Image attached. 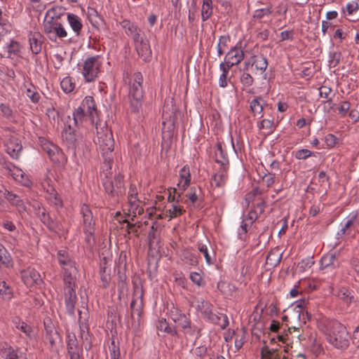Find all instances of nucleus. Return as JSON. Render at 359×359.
<instances>
[{
    "label": "nucleus",
    "instance_id": "obj_1",
    "mask_svg": "<svg viewBox=\"0 0 359 359\" xmlns=\"http://www.w3.org/2000/svg\"><path fill=\"white\" fill-rule=\"evenodd\" d=\"M72 116V126L76 128L83 126L86 121L95 126L96 129L98 125H101L99 123L100 119L95 100L91 96H86L82 100L80 106L74 110Z\"/></svg>",
    "mask_w": 359,
    "mask_h": 359
},
{
    "label": "nucleus",
    "instance_id": "obj_2",
    "mask_svg": "<svg viewBox=\"0 0 359 359\" xmlns=\"http://www.w3.org/2000/svg\"><path fill=\"white\" fill-rule=\"evenodd\" d=\"M76 128L72 126V119L67 116L62 134V140L67 147L73 151L74 155L87 157L90 150L88 144L79 134L76 133Z\"/></svg>",
    "mask_w": 359,
    "mask_h": 359
},
{
    "label": "nucleus",
    "instance_id": "obj_3",
    "mask_svg": "<svg viewBox=\"0 0 359 359\" xmlns=\"http://www.w3.org/2000/svg\"><path fill=\"white\" fill-rule=\"evenodd\" d=\"M325 334L330 344L337 348L346 349L349 346L350 336L346 327L338 321L329 322Z\"/></svg>",
    "mask_w": 359,
    "mask_h": 359
},
{
    "label": "nucleus",
    "instance_id": "obj_4",
    "mask_svg": "<svg viewBox=\"0 0 359 359\" xmlns=\"http://www.w3.org/2000/svg\"><path fill=\"white\" fill-rule=\"evenodd\" d=\"M197 311L201 313L205 320L210 323L217 325L222 330L226 329L229 325V318L226 314L214 313L212 312V304L203 299H197L194 304Z\"/></svg>",
    "mask_w": 359,
    "mask_h": 359
},
{
    "label": "nucleus",
    "instance_id": "obj_5",
    "mask_svg": "<svg viewBox=\"0 0 359 359\" xmlns=\"http://www.w3.org/2000/svg\"><path fill=\"white\" fill-rule=\"evenodd\" d=\"M102 62L100 55L88 57L84 60L81 73L86 82H93L98 77Z\"/></svg>",
    "mask_w": 359,
    "mask_h": 359
},
{
    "label": "nucleus",
    "instance_id": "obj_6",
    "mask_svg": "<svg viewBox=\"0 0 359 359\" xmlns=\"http://www.w3.org/2000/svg\"><path fill=\"white\" fill-rule=\"evenodd\" d=\"M96 130L99 148L102 151L105 161H109L111 158V154L114 149V140L112 133L107 127H105L104 130L101 128V131L98 128Z\"/></svg>",
    "mask_w": 359,
    "mask_h": 359
},
{
    "label": "nucleus",
    "instance_id": "obj_7",
    "mask_svg": "<svg viewBox=\"0 0 359 359\" xmlns=\"http://www.w3.org/2000/svg\"><path fill=\"white\" fill-rule=\"evenodd\" d=\"M81 215L82 216L83 231L86 235V241L90 244L94 241L95 221L91 210L86 204L81 207Z\"/></svg>",
    "mask_w": 359,
    "mask_h": 359
},
{
    "label": "nucleus",
    "instance_id": "obj_8",
    "mask_svg": "<svg viewBox=\"0 0 359 359\" xmlns=\"http://www.w3.org/2000/svg\"><path fill=\"white\" fill-rule=\"evenodd\" d=\"M139 288L135 289V294L130 303V317L132 320V326L138 327L140 324V317L143 309V292L140 288V295H138Z\"/></svg>",
    "mask_w": 359,
    "mask_h": 359
},
{
    "label": "nucleus",
    "instance_id": "obj_9",
    "mask_svg": "<svg viewBox=\"0 0 359 359\" xmlns=\"http://www.w3.org/2000/svg\"><path fill=\"white\" fill-rule=\"evenodd\" d=\"M103 186L105 191L111 196L122 195L125 192L123 176L120 173L116 175L113 180L104 181Z\"/></svg>",
    "mask_w": 359,
    "mask_h": 359
},
{
    "label": "nucleus",
    "instance_id": "obj_10",
    "mask_svg": "<svg viewBox=\"0 0 359 359\" xmlns=\"http://www.w3.org/2000/svg\"><path fill=\"white\" fill-rule=\"evenodd\" d=\"M358 224V212L357 211L350 212L340 223L341 228L337 233V239L350 234L351 229L355 228Z\"/></svg>",
    "mask_w": 359,
    "mask_h": 359
},
{
    "label": "nucleus",
    "instance_id": "obj_11",
    "mask_svg": "<svg viewBox=\"0 0 359 359\" xmlns=\"http://www.w3.org/2000/svg\"><path fill=\"white\" fill-rule=\"evenodd\" d=\"M302 344L310 348L311 351L317 353L321 350V345L317 339V334L310 330H304L302 334L298 336Z\"/></svg>",
    "mask_w": 359,
    "mask_h": 359
},
{
    "label": "nucleus",
    "instance_id": "obj_12",
    "mask_svg": "<svg viewBox=\"0 0 359 359\" xmlns=\"http://www.w3.org/2000/svg\"><path fill=\"white\" fill-rule=\"evenodd\" d=\"M120 25L124 29L126 34L133 39V43L138 42L145 35L141 28L129 20H122Z\"/></svg>",
    "mask_w": 359,
    "mask_h": 359
},
{
    "label": "nucleus",
    "instance_id": "obj_13",
    "mask_svg": "<svg viewBox=\"0 0 359 359\" xmlns=\"http://www.w3.org/2000/svg\"><path fill=\"white\" fill-rule=\"evenodd\" d=\"M257 210H251L248 215L241 222L238 229V237L241 241H246L248 238V226L252 225L259 217Z\"/></svg>",
    "mask_w": 359,
    "mask_h": 359
},
{
    "label": "nucleus",
    "instance_id": "obj_14",
    "mask_svg": "<svg viewBox=\"0 0 359 359\" xmlns=\"http://www.w3.org/2000/svg\"><path fill=\"white\" fill-rule=\"evenodd\" d=\"M84 311L79 310V324L80 329V337L83 341L88 342V346L86 345L85 348L86 350H89L91 348L89 339L88 325L87 324L88 319V310L83 307Z\"/></svg>",
    "mask_w": 359,
    "mask_h": 359
},
{
    "label": "nucleus",
    "instance_id": "obj_15",
    "mask_svg": "<svg viewBox=\"0 0 359 359\" xmlns=\"http://www.w3.org/2000/svg\"><path fill=\"white\" fill-rule=\"evenodd\" d=\"M0 192L2 193L4 198L11 203V205L16 208L17 211L20 215H22L27 212V207L25 203L19 196L11 191H9L4 187H2V189H0Z\"/></svg>",
    "mask_w": 359,
    "mask_h": 359
},
{
    "label": "nucleus",
    "instance_id": "obj_16",
    "mask_svg": "<svg viewBox=\"0 0 359 359\" xmlns=\"http://www.w3.org/2000/svg\"><path fill=\"white\" fill-rule=\"evenodd\" d=\"M143 76L140 72H135L131 79L129 91V97H143L142 89Z\"/></svg>",
    "mask_w": 359,
    "mask_h": 359
},
{
    "label": "nucleus",
    "instance_id": "obj_17",
    "mask_svg": "<svg viewBox=\"0 0 359 359\" xmlns=\"http://www.w3.org/2000/svg\"><path fill=\"white\" fill-rule=\"evenodd\" d=\"M21 279L27 287H32L39 284L41 281L39 273L34 268L27 267L20 272Z\"/></svg>",
    "mask_w": 359,
    "mask_h": 359
},
{
    "label": "nucleus",
    "instance_id": "obj_18",
    "mask_svg": "<svg viewBox=\"0 0 359 359\" xmlns=\"http://www.w3.org/2000/svg\"><path fill=\"white\" fill-rule=\"evenodd\" d=\"M339 266V262L334 253H327L324 255L320 259V269L325 273L332 272Z\"/></svg>",
    "mask_w": 359,
    "mask_h": 359
},
{
    "label": "nucleus",
    "instance_id": "obj_19",
    "mask_svg": "<svg viewBox=\"0 0 359 359\" xmlns=\"http://www.w3.org/2000/svg\"><path fill=\"white\" fill-rule=\"evenodd\" d=\"M76 287L64 288V299L67 312L70 316L74 315L75 305L77 302V297L75 291Z\"/></svg>",
    "mask_w": 359,
    "mask_h": 359
},
{
    "label": "nucleus",
    "instance_id": "obj_20",
    "mask_svg": "<svg viewBox=\"0 0 359 359\" xmlns=\"http://www.w3.org/2000/svg\"><path fill=\"white\" fill-rule=\"evenodd\" d=\"M137 54L145 62L149 61L151 57V50L149 42L146 36L142 37L138 42H134Z\"/></svg>",
    "mask_w": 359,
    "mask_h": 359
},
{
    "label": "nucleus",
    "instance_id": "obj_21",
    "mask_svg": "<svg viewBox=\"0 0 359 359\" xmlns=\"http://www.w3.org/2000/svg\"><path fill=\"white\" fill-rule=\"evenodd\" d=\"M244 58L243 50L237 46L231 48L226 54L224 60L229 63V66H234L238 65Z\"/></svg>",
    "mask_w": 359,
    "mask_h": 359
},
{
    "label": "nucleus",
    "instance_id": "obj_22",
    "mask_svg": "<svg viewBox=\"0 0 359 359\" xmlns=\"http://www.w3.org/2000/svg\"><path fill=\"white\" fill-rule=\"evenodd\" d=\"M6 147L7 154L13 159L17 160L19 158L22 146L18 138L11 137L6 144Z\"/></svg>",
    "mask_w": 359,
    "mask_h": 359
},
{
    "label": "nucleus",
    "instance_id": "obj_23",
    "mask_svg": "<svg viewBox=\"0 0 359 359\" xmlns=\"http://www.w3.org/2000/svg\"><path fill=\"white\" fill-rule=\"evenodd\" d=\"M29 47L33 54H38L41 52L43 43V36L40 32H34L29 34Z\"/></svg>",
    "mask_w": 359,
    "mask_h": 359
},
{
    "label": "nucleus",
    "instance_id": "obj_24",
    "mask_svg": "<svg viewBox=\"0 0 359 359\" xmlns=\"http://www.w3.org/2000/svg\"><path fill=\"white\" fill-rule=\"evenodd\" d=\"M41 148L53 161H58V156L62 154L60 149L50 142L41 140Z\"/></svg>",
    "mask_w": 359,
    "mask_h": 359
},
{
    "label": "nucleus",
    "instance_id": "obj_25",
    "mask_svg": "<svg viewBox=\"0 0 359 359\" xmlns=\"http://www.w3.org/2000/svg\"><path fill=\"white\" fill-rule=\"evenodd\" d=\"M36 214L41 222L46 225L48 229L55 231L59 229V224L50 217L44 208H41L39 207V210Z\"/></svg>",
    "mask_w": 359,
    "mask_h": 359
},
{
    "label": "nucleus",
    "instance_id": "obj_26",
    "mask_svg": "<svg viewBox=\"0 0 359 359\" xmlns=\"http://www.w3.org/2000/svg\"><path fill=\"white\" fill-rule=\"evenodd\" d=\"M215 158L217 163L221 164L222 168H228L229 161L227 156V153L223 148V145L221 142L217 144L215 150Z\"/></svg>",
    "mask_w": 359,
    "mask_h": 359
},
{
    "label": "nucleus",
    "instance_id": "obj_27",
    "mask_svg": "<svg viewBox=\"0 0 359 359\" xmlns=\"http://www.w3.org/2000/svg\"><path fill=\"white\" fill-rule=\"evenodd\" d=\"M2 168L5 169L9 175L13 176L16 181L23 182L25 174L20 168L8 161L4 162Z\"/></svg>",
    "mask_w": 359,
    "mask_h": 359
},
{
    "label": "nucleus",
    "instance_id": "obj_28",
    "mask_svg": "<svg viewBox=\"0 0 359 359\" xmlns=\"http://www.w3.org/2000/svg\"><path fill=\"white\" fill-rule=\"evenodd\" d=\"M217 289L226 297H235L238 294L236 285L225 281H219Z\"/></svg>",
    "mask_w": 359,
    "mask_h": 359
},
{
    "label": "nucleus",
    "instance_id": "obj_29",
    "mask_svg": "<svg viewBox=\"0 0 359 359\" xmlns=\"http://www.w3.org/2000/svg\"><path fill=\"white\" fill-rule=\"evenodd\" d=\"M180 180L177 186L180 190L184 191L189 187L191 181L189 168L187 165H184L180 170Z\"/></svg>",
    "mask_w": 359,
    "mask_h": 359
},
{
    "label": "nucleus",
    "instance_id": "obj_30",
    "mask_svg": "<svg viewBox=\"0 0 359 359\" xmlns=\"http://www.w3.org/2000/svg\"><path fill=\"white\" fill-rule=\"evenodd\" d=\"M100 277L103 288H107L111 281V268L107 265L106 260L100 264Z\"/></svg>",
    "mask_w": 359,
    "mask_h": 359
},
{
    "label": "nucleus",
    "instance_id": "obj_31",
    "mask_svg": "<svg viewBox=\"0 0 359 359\" xmlns=\"http://www.w3.org/2000/svg\"><path fill=\"white\" fill-rule=\"evenodd\" d=\"M67 20L76 36H79L83 28L81 19L75 14L67 13Z\"/></svg>",
    "mask_w": 359,
    "mask_h": 359
},
{
    "label": "nucleus",
    "instance_id": "obj_32",
    "mask_svg": "<svg viewBox=\"0 0 359 359\" xmlns=\"http://www.w3.org/2000/svg\"><path fill=\"white\" fill-rule=\"evenodd\" d=\"M261 359H285L283 355H281L276 348H270L267 345L262 347L260 351Z\"/></svg>",
    "mask_w": 359,
    "mask_h": 359
},
{
    "label": "nucleus",
    "instance_id": "obj_33",
    "mask_svg": "<svg viewBox=\"0 0 359 359\" xmlns=\"http://www.w3.org/2000/svg\"><path fill=\"white\" fill-rule=\"evenodd\" d=\"M227 177V168H222L212 176L211 184L216 187H222L225 184Z\"/></svg>",
    "mask_w": 359,
    "mask_h": 359
},
{
    "label": "nucleus",
    "instance_id": "obj_34",
    "mask_svg": "<svg viewBox=\"0 0 359 359\" xmlns=\"http://www.w3.org/2000/svg\"><path fill=\"white\" fill-rule=\"evenodd\" d=\"M77 269H70L69 272H63L64 288L76 287Z\"/></svg>",
    "mask_w": 359,
    "mask_h": 359
},
{
    "label": "nucleus",
    "instance_id": "obj_35",
    "mask_svg": "<svg viewBox=\"0 0 359 359\" xmlns=\"http://www.w3.org/2000/svg\"><path fill=\"white\" fill-rule=\"evenodd\" d=\"M282 255V252H280L278 249L271 250L266 257V264L273 267L276 266L280 262Z\"/></svg>",
    "mask_w": 359,
    "mask_h": 359
},
{
    "label": "nucleus",
    "instance_id": "obj_36",
    "mask_svg": "<svg viewBox=\"0 0 359 359\" xmlns=\"http://www.w3.org/2000/svg\"><path fill=\"white\" fill-rule=\"evenodd\" d=\"M13 323L15 327L22 332L29 339L32 338V329L24 321H22L20 318H15L13 319Z\"/></svg>",
    "mask_w": 359,
    "mask_h": 359
},
{
    "label": "nucleus",
    "instance_id": "obj_37",
    "mask_svg": "<svg viewBox=\"0 0 359 359\" xmlns=\"http://www.w3.org/2000/svg\"><path fill=\"white\" fill-rule=\"evenodd\" d=\"M212 0H203V5L201 8V18L203 22L208 20L212 15Z\"/></svg>",
    "mask_w": 359,
    "mask_h": 359
},
{
    "label": "nucleus",
    "instance_id": "obj_38",
    "mask_svg": "<svg viewBox=\"0 0 359 359\" xmlns=\"http://www.w3.org/2000/svg\"><path fill=\"white\" fill-rule=\"evenodd\" d=\"M44 326L46 330V339L48 340L51 346H53L58 337L57 332L52 323H49V325H48L47 323L45 322Z\"/></svg>",
    "mask_w": 359,
    "mask_h": 359
},
{
    "label": "nucleus",
    "instance_id": "obj_39",
    "mask_svg": "<svg viewBox=\"0 0 359 359\" xmlns=\"http://www.w3.org/2000/svg\"><path fill=\"white\" fill-rule=\"evenodd\" d=\"M0 262L6 267L13 266V259L6 248L0 243Z\"/></svg>",
    "mask_w": 359,
    "mask_h": 359
},
{
    "label": "nucleus",
    "instance_id": "obj_40",
    "mask_svg": "<svg viewBox=\"0 0 359 359\" xmlns=\"http://www.w3.org/2000/svg\"><path fill=\"white\" fill-rule=\"evenodd\" d=\"M255 65V69L257 71H260L261 73L264 72L268 67V61L266 57L254 56L252 62V66Z\"/></svg>",
    "mask_w": 359,
    "mask_h": 359
},
{
    "label": "nucleus",
    "instance_id": "obj_41",
    "mask_svg": "<svg viewBox=\"0 0 359 359\" xmlns=\"http://www.w3.org/2000/svg\"><path fill=\"white\" fill-rule=\"evenodd\" d=\"M264 102L262 97L259 96L256 97L250 102V107L254 116L260 114L262 112Z\"/></svg>",
    "mask_w": 359,
    "mask_h": 359
},
{
    "label": "nucleus",
    "instance_id": "obj_42",
    "mask_svg": "<svg viewBox=\"0 0 359 359\" xmlns=\"http://www.w3.org/2000/svg\"><path fill=\"white\" fill-rule=\"evenodd\" d=\"M166 215L169 217V220L172 218H175L184 212H185L184 208L177 203H172L170 207L166 211Z\"/></svg>",
    "mask_w": 359,
    "mask_h": 359
},
{
    "label": "nucleus",
    "instance_id": "obj_43",
    "mask_svg": "<svg viewBox=\"0 0 359 359\" xmlns=\"http://www.w3.org/2000/svg\"><path fill=\"white\" fill-rule=\"evenodd\" d=\"M182 261L190 266H196L198 263L197 256L189 250H184L182 255Z\"/></svg>",
    "mask_w": 359,
    "mask_h": 359
},
{
    "label": "nucleus",
    "instance_id": "obj_44",
    "mask_svg": "<svg viewBox=\"0 0 359 359\" xmlns=\"http://www.w3.org/2000/svg\"><path fill=\"white\" fill-rule=\"evenodd\" d=\"M60 86L65 93L72 92L75 88V83L74 82L73 78L70 76L65 77L60 82Z\"/></svg>",
    "mask_w": 359,
    "mask_h": 359
},
{
    "label": "nucleus",
    "instance_id": "obj_45",
    "mask_svg": "<svg viewBox=\"0 0 359 359\" xmlns=\"http://www.w3.org/2000/svg\"><path fill=\"white\" fill-rule=\"evenodd\" d=\"M182 331L187 336H196V337H198L201 335V329L191 322L182 328Z\"/></svg>",
    "mask_w": 359,
    "mask_h": 359
},
{
    "label": "nucleus",
    "instance_id": "obj_46",
    "mask_svg": "<svg viewBox=\"0 0 359 359\" xmlns=\"http://www.w3.org/2000/svg\"><path fill=\"white\" fill-rule=\"evenodd\" d=\"M57 23V21L53 20L45 22L44 23L43 31L50 41H54L55 35H53V32Z\"/></svg>",
    "mask_w": 359,
    "mask_h": 359
},
{
    "label": "nucleus",
    "instance_id": "obj_47",
    "mask_svg": "<svg viewBox=\"0 0 359 359\" xmlns=\"http://www.w3.org/2000/svg\"><path fill=\"white\" fill-rule=\"evenodd\" d=\"M142 99L143 97H129L130 100V110L131 112L137 114L140 112L142 104Z\"/></svg>",
    "mask_w": 359,
    "mask_h": 359
},
{
    "label": "nucleus",
    "instance_id": "obj_48",
    "mask_svg": "<svg viewBox=\"0 0 359 359\" xmlns=\"http://www.w3.org/2000/svg\"><path fill=\"white\" fill-rule=\"evenodd\" d=\"M197 248L199 252H201L203 255L206 263L208 265L212 264L214 262V259L212 258V256L209 252L208 246L205 244L198 242L197 243Z\"/></svg>",
    "mask_w": 359,
    "mask_h": 359
},
{
    "label": "nucleus",
    "instance_id": "obj_49",
    "mask_svg": "<svg viewBox=\"0 0 359 359\" xmlns=\"http://www.w3.org/2000/svg\"><path fill=\"white\" fill-rule=\"evenodd\" d=\"M272 13V10L270 7L257 9L254 11L252 18L255 20H260L265 17H269Z\"/></svg>",
    "mask_w": 359,
    "mask_h": 359
},
{
    "label": "nucleus",
    "instance_id": "obj_50",
    "mask_svg": "<svg viewBox=\"0 0 359 359\" xmlns=\"http://www.w3.org/2000/svg\"><path fill=\"white\" fill-rule=\"evenodd\" d=\"M11 25L8 22V18L5 13H3L0 8V34H5L10 29Z\"/></svg>",
    "mask_w": 359,
    "mask_h": 359
},
{
    "label": "nucleus",
    "instance_id": "obj_51",
    "mask_svg": "<svg viewBox=\"0 0 359 359\" xmlns=\"http://www.w3.org/2000/svg\"><path fill=\"white\" fill-rule=\"evenodd\" d=\"M157 328L161 331L165 332L172 335L177 334V331L175 330V327H170L168 323L164 318L158 320Z\"/></svg>",
    "mask_w": 359,
    "mask_h": 359
},
{
    "label": "nucleus",
    "instance_id": "obj_52",
    "mask_svg": "<svg viewBox=\"0 0 359 359\" xmlns=\"http://www.w3.org/2000/svg\"><path fill=\"white\" fill-rule=\"evenodd\" d=\"M88 18L91 25L95 27H98L100 25V22L102 20L101 17L94 8H88Z\"/></svg>",
    "mask_w": 359,
    "mask_h": 359
},
{
    "label": "nucleus",
    "instance_id": "obj_53",
    "mask_svg": "<svg viewBox=\"0 0 359 359\" xmlns=\"http://www.w3.org/2000/svg\"><path fill=\"white\" fill-rule=\"evenodd\" d=\"M2 357L6 359H18L19 356L17 350L11 346H7L1 349Z\"/></svg>",
    "mask_w": 359,
    "mask_h": 359
},
{
    "label": "nucleus",
    "instance_id": "obj_54",
    "mask_svg": "<svg viewBox=\"0 0 359 359\" xmlns=\"http://www.w3.org/2000/svg\"><path fill=\"white\" fill-rule=\"evenodd\" d=\"M137 189L135 184H130L128 193V200L129 205H135L136 202H139L137 199Z\"/></svg>",
    "mask_w": 359,
    "mask_h": 359
},
{
    "label": "nucleus",
    "instance_id": "obj_55",
    "mask_svg": "<svg viewBox=\"0 0 359 359\" xmlns=\"http://www.w3.org/2000/svg\"><path fill=\"white\" fill-rule=\"evenodd\" d=\"M7 52L8 57H11L12 55H18L20 53V43L14 40H11L7 46Z\"/></svg>",
    "mask_w": 359,
    "mask_h": 359
},
{
    "label": "nucleus",
    "instance_id": "obj_56",
    "mask_svg": "<svg viewBox=\"0 0 359 359\" xmlns=\"http://www.w3.org/2000/svg\"><path fill=\"white\" fill-rule=\"evenodd\" d=\"M350 109L351 103L348 101H341L337 108V114L341 117H345L350 111Z\"/></svg>",
    "mask_w": 359,
    "mask_h": 359
},
{
    "label": "nucleus",
    "instance_id": "obj_57",
    "mask_svg": "<svg viewBox=\"0 0 359 359\" xmlns=\"http://www.w3.org/2000/svg\"><path fill=\"white\" fill-rule=\"evenodd\" d=\"M294 157L298 160H305L311 156H316V154L307 149H301L294 151Z\"/></svg>",
    "mask_w": 359,
    "mask_h": 359
},
{
    "label": "nucleus",
    "instance_id": "obj_58",
    "mask_svg": "<svg viewBox=\"0 0 359 359\" xmlns=\"http://www.w3.org/2000/svg\"><path fill=\"white\" fill-rule=\"evenodd\" d=\"M26 95L33 103H38L41 98L40 94L32 85L27 88Z\"/></svg>",
    "mask_w": 359,
    "mask_h": 359
},
{
    "label": "nucleus",
    "instance_id": "obj_59",
    "mask_svg": "<svg viewBox=\"0 0 359 359\" xmlns=\"http://www.w3.org/2000/svg\"><path fill=\"white\" fill-rule=\"evenodd\" d=\"M341 53L339 51L330 52L329 54L328 63L330 67H336L340 62Z\"/></svg>",
    "mask_w": 359,
    "mask_h": 359
},
{
    "label": "nucleus",
    "instance_id": "obj_60",
    "mask_svg": "<svg viewBox=\"0 0 359 359\" xmlns=\"http://www.w3.org/2000/svg\"><path fill=\"white\" fill-rule=\"evenodd\" d=\"M230 41V37L227 35L221 36L219 38V41L217 46V54L218 56H221L224 51L223 48H226L228 45V43Z\"/></svg>",
    "mask_w": 359,
    "mask_h": 359
},
{
    "label": "nucleus",
    "instance_id": "obj_61",
    "mask_svg": "<svg viewBox=\"0 0 359 359\" xmlns=\"http://www.w3.org/2000/svg\"><path fill=\"white\" fill-rule=\"evenodd\" d=\"M126 276L124 273H121L120 272L118 274V291L119 293V296L123 294L124 292L127 290V283H126Z\"/></svg>",
    "mask_w": 359,
    "mask_h": 359
},
{
    "label": "nucleus",
    "instance_id": "obj_62",
    "mask_svg": "<svg viewBox=\"0 0 359 359\" xmlns=\"http://www.w3.org/2000/svg\"><path fill=\"white\" fill-rule=\"evenodd\" d=\"M53 35H55L54 41H55L57 38L62 39L67 36V32L65 29L64 26L59 22L55 27Z\"/></svg>",
    "mask_w": 359,
    "mask_h": 359
},
{
    "label": "nucleus",
    "instance_id": "obj_63",
    "mask_svg": "<svg viewBox=\"0 0 359 359\" xmlns=\"http://www.w3.org/2000/svg\"><path fill=\"white\" fill-rule=\"evenodd\" d=\"M315 262L312 257H309L302 259V261L298 264V268L302 271H304L307 269H310L313 264Z\"/></svg>",
    "mask_w": 359,
    "mask_h": 359
},
{
    "label": "nucleus",
    "instance_id": "obj_64",
    "mask_svg": "<svg viewBox=\"0 0 359 359\" xmlns=\"http://www.w3.org/2000/svg\"><path fill=\"white\" fill-rule=\"evenodd\" d=\"M198 192H201L199 187H191L186 194V197L194 204L198 200Z\"/></svg>",
    "mask_w": 359,
    "mask_h": 359
}]
</instances>
